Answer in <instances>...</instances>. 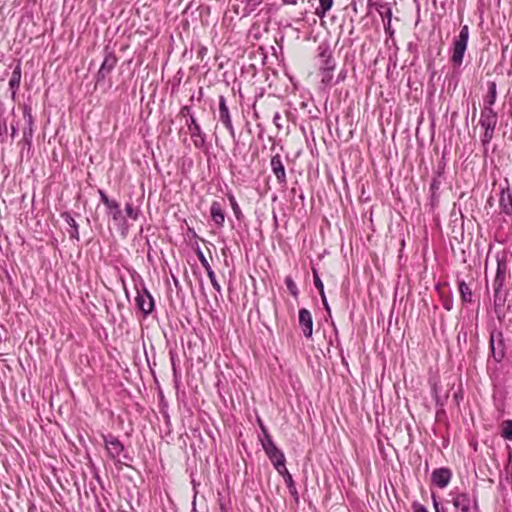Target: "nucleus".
Listing matches in <instances>:
<instances>
[{"label": "nucleus", "mask_w": 512, "mask_h": 512, "mask_svg": "<svg viewBox=\"0 0 512 512\" xmlns=\"http://www.w3.org/2000/svg\"><path fill=\"white\" fill-rule=\"evenodd\" d=\"M318 56L320 58L321 83L325 86L330 85L333 80V74L336 67L335 60L332 57V51L326 44L318 46Z\"/></svg>", "instance_id": "obj_1"}, {"label": "nucleus", "mask_w": 512, "mask_h": 512, "mask_svg": "<svg viewBox=\"0 0 512 512\" xmlns=\"http://www.w3.org/2000/svg\"><path fill=\"white\" fill-rule=\"evenodd\" d=\"M507 264L505 260L497 259L496 275L492 283L494 291V307L497 311L502 308L506 301V293L503 292V286L506 279Z\"/></svg>", "instance_id": "obj_2"}, {"label": "nucleus", "mask_w": 512, "mask_h": 512, "mask_svg": "<svg viewBox=\"0 0 512 512\" xmlns=\"http://www.w3.org/2000/svg\"><path fill=\"white\" fill-rule=\"evenodd\" d=\"M498 123L497 112L492 107H484L480 113L479 124L484 129L481 138L484 146L488 145L494 137L495 129Z\"/></svg>", "instance_id": "obj_3"}, {"label": "nucleus", "mask_w": 512, "mask_h": 512, "mask_svg": "<svg viewBox=\"0 0 512 512\" xmlns=\"http://www.w3.org/2000/svg\"><path fill=\"white\" fill-rule=\"evenodd\" d=\"M264 433V440H262V447L267 454L268 458L272 462L274 468L279 472H283L286 468L285 466V456L283 452L278 449L273 442L271 436L268 434L266 429L262 428Z\"/></svg>", "instance_id": "obj_4"}, {"label": "nucleus", "mask_w": 512, "mask_h": 512, "mask_svg": "<svg viewBox=\"0 0 512 512\" xmlns=\"http://www.w3.org/2000/svg\"><path fill=\"white\" fill-rule=\"evenodd\" d=\"M469 39V27L463 25L459 35L453 41L451 62L454 67H460L463 63L465 51L467 49Z\"/></svg>", "instance_id": "obj_5"}, {"label": "nucleus", "mask_w": 512, "mask_h": 512, "mask_svg": "<svg viewBox=\"0 0 512 512\" xmlns=\"http://www.w3.org/2000/svg\"><path fill=\"white\" fill-rule=\"evenodd\" d=\"M453 506L461 512H471L478 509L476 496L468 493H456L452 498Z\"/></svg>", "instance_id": "obj_6"}, {"label": "nucleus", "mask_w": 512, "mask_h": 512, "mask_svg": "<svg viewBox=\"0 0 512 512\" xmlns=\"http://www.w3.org/2000/svg\"><path fill=\"white\" fill-rule=\"evenodd\" d=\"M490 350L496 362H500L505 356V345L501 331H492L490 334Z\"/></svg>", "instance_id": "obj_7"}, {"label": "nucleus", "mask_w": 512, "mask_h": 512, "mask_svg": "<svg viewBox=\"0 0 512 512\" xmlns=\"http://www.w3.org/2000/svg\"><path fill=\"white\" fill-rule=\"evenodd\" d=\"M102 437L109 457L119 461L121 454L124 452V445L112 434L103 435Z\"/></svg>", "instance_id": "obj_8"}, {"label": "nucleus", "mask_w": 512, "mask_h": 512, "mask_svg": "<svg viewBox=\"0 0 512 512\" xmlns=\"http://www.w3.org/2000/svg\"><path fill=\"white\" fill-rule=\"evenodd\" d=\"M117 57L112 52H106L104 60L100 66V69L96 75V82L100 83L106 79V77L112 72L117 64Z\"/></svg>", "instance_id": "obj_9"}, {"label": "nucleus", "mask_w": 512, "mask_h": 512, "mask_svg": "<svg viewBox=\"0 0 512 512\" xmlns=\"http://www.w3.org/2000/svg\"><path fill=\"white\" fill-rule=\"evenodd\" d=\"M135 303L138 309L144 314L148 315L154 310V299L147 289L137 292Z\"/></svg>", "instance_id": "obj_10"}, {"label": "nucleus", "mask_w": 512, "mask_h": 512, "mask_svg": "<svg viewBox=\"0 0 512 512\" xmlns=\"http://www.w3.org/2000/svg\"><path fill=\"white\" fill-rule=\"evenodd\" d=\"M188 130L196 148H203L206 142V135L202 132L200 125L193 115L190 116Z\"/></svg>", "instance_id": "obj_11"}, {"label": "nucleus", "mask_w": 512, "mask_h": 512, "mask_svg": "<svg viewBox=\"0 0 512 512\" xmlns=\"http://www.w3.org/2000/svg\"><path fill=\"white\" fill-rule=\"evenodd\" d=\"M219 119L225 125L232 137H235V130L232 124L229 109L224 96L219 97Z\"/></svg>", "instance_id": "obj_12"}, {"label": "nucleus", "mask_w": 512, "mask_h": 512, "mask_svg": "<svg viewBox=\"0 0 512 512\" xmlns=\"http://www.w3.org/2000/svg\"><path fill=\"white\" fill-rule=\"evenodd\" d=\"M299 325L304 336L310 338L313 333V319L309 310L305 308L299 310Z\"/></svg>", "instance_id": "obj_13"}, {"label": "nucleus", "mask_w": 512, "mask_h": 512, "mask_svg": "<svg viewBox=\"0 0 512 512\" xmlns=\"http://www.w3.org/2000/svg\"><path fill=\"white\" fill-rule=\"evenodd\" d=\"M452 477V473L448 468H438L432 472L431 479L433 484L439 488H445Z\"/></svg>", "instance_id": "obj_14"}, {"label": "nucleus", "mask_w": 512, "mask_h": 512, "mask_svg": "<svg viewBox=\"0 0 512 512\" xmlns=\"http://www.w3.org/2000/svg\"><path fill=\"white\" fill-rule=\"evenodd\" d=\"M270 166L279 184H286V172L279 154L271 158Z\"/></svg>", "instance_id": "obj_15"}, {"label": "nucleus", "mask_w": 512, "mask_h": 512, "mask_svg": "<svg viewBox=\"0 0 512 512\" xmlns=\"http://www.w3.org/2000/svg\"><path fill=\"white\" fill-rule=\"evenodd\" d=\"M210 216L214 224L221 228L224 226L225 222V212L222 208V205L218 201H213L210 207Z\"/></svg>", "instance_id": "obj_16"}, {"label": "nucleus", "mask_w": 512, "mask_h": 512, "mask_svg": "<svg viewBox=\"0 0 512 512\" xmlns=\"http://www.w3.org/2000/svg\"><path fill=\"white\" fill-rule=\"evenodd\" d=\"M499 205L502 212L507 215L512 214V193L509 187L502 188L499 198Z\"/></svg>", "instance_id": "obj_17"}, {"label": "nucleus", "mask_w": 512, "mask_h": 512, "mask_svg": "<svg viewBox=\"0 0 512 512\" xmlns=\"http://www.w3.org/2000/svg\"><path fill=\"white\" fill-rule=\"evenodd\" d=\"M236 2L243 5V7L241 8V11H239L240 5H237L235 12L237 14H241L242 16H247L256 10V8L261 4L262 0H236Z\"/></svg>", "instance_id": "obj_18"}, {"label": "nucleus", "mask_w": 512, "mask_h": 512, "mask_svg": "<svg viewBox=\"0 0 512 512\" xmlns=\"http://www.w3.org/2000/svg\"><path fill=\"white\" fill-rule=\"evenodd\" d=\"M21 76H22V72H21V64L20 63H17V65L14 67V70L12 72V76L9 80V88L11 90V97L12 99H15L16 97V93L20 87V82H21Z\"/></svg>", "instance_id": "obj_19"}, {"label": "nucleus", "mask_w": 512, "mask_h": 512, "mask_svg": "<svg viewBox=\"0 0 512 512\" xmlns=\"http://www.w3.org/2000/svg\"><path fill=\"white\" fill-rule=\"evenodd\" d=\"M23 116L25 120L26 127L24 128L23 134L25 139L32 138L33 135V124L34 118L31 113V108L29 106L23 107Z\"/></svg>", "instance_id": "obj_20"}, {"label": "nucleus", "mask_w": 512, "mask_h": 512, "mask_svg": "<svg viewBox=\"0 0 512 512\" xmlns=\"http://www.w3.org/2000/svg\"><path fill=\"white\" fill-rule=\"evenodd\" d=\"M61 217L64 219V221L71 227L70 237L79 239V231H78V224L76 220L72 217V215L69 212H64L61 214Z\"/></svg>", "instance_id": "obj_21"}, {"label": "nucleus", "mask_w": 512, "mask_h": 512, "mask_svg": "<svg viewBox=\"0 0 512 512\" xmlns=\"http://www.w3.org/2000/svg\"><path fill=\"white\" fill-rule=\"evenodd\" d=\"M279 474L283 476L284 481L291 495H293L295 499L298 500V493L292 475L289 473L287 469H285L283 472H279Z\"/></svg>", "instance_id": "obj_22"}, {"label": "nucleus", "mask_w": 512, "mask_h": 512, "mask_svg": "<svg viewBox=\"0 0 512 512\" xmlns=\"http://www.w3.org/2000/svg\"><path fill=\"white\" fill-rule=\"evenodd\" d=\"M106 207L114 221L119 222L122 220V212L117 201L112 200Z\"/></svg>", "instance_id": "obj_23"}, {"label": "nucleus", "mask_w": 512, "mask_h": 512, "mask_svg": "<svg viewBox=\"0 0 512 512\" xmlns=\"http://www.w3.org/2000/svg\"><path fill=\"white\" fill-rule=\"evenodd\" d=\"M459 292L463 302L471 303L472 302V291L470 287L464 282H459Z\"/></svg>", "instance_id": "obj_24"}, {"label": "nucleus", "mask_w": 512, "mask_h": 512, "mask_svg": "<svg viewBox=\"0 0 512 512\" xmlns=\"http://www.w3.org/2000/svg\"><path fill=\"white\" fill-rule=\"evenodd\" d=\"M497 97V90L495 82L489 83L488 95L485 99V107H492L495 104Z\"/></svg>", "instance_id": "obj_25"}, {"label": "nucleus", "mask_w": 512, "mask_h": 512, "mask_svg": "<svg viewBox=\"0 0 512 512\" xmlns=\"http://www.w3.org/2000/svg\"><path fill=\"white\" fill-rule=\"evenodd\" d=\"M320 6L316 9V14L318 16H323L333 4V0H319Z\"/></svg>", "instance_id": "obj_26"}, {"label": "nucleus", "mask_w": 512, "mask_h": 512, "mask_svg": "<svg viewBox=\"0 0 512 512\" xmlns=\"http://www.w3.org/2000/svg\"><path fill=\"white\" fill-rule=\"evenodd\" d=\"M502 437L506 440H512V420H506L503 423Z\"/></svg>", "instance_id": "obj_27"}, {"label": "nucleus", "mask_w": 512, "mask_h": 512, "mask_svg": "<svg viewBox=\"0 0 512 512\" xmlns=\"http://www.w3.org/2000/svg\"><path fill=\"white\" fill-rule=\"evenodd\" d=\"M228 199H229V202H230V205H231V208L233 210V213H234L235 217L237 219H240L241 216H242V212H241V209H240V207H239V205H238L234 195L229 194L228 195Z\"/></svg>", "instance_id": "obj_28"}, {"label": "nucleus", "mask_w": 512, "mask_h": 512, "mask_svg": "<svg viewBox=\"0 0 512 512\" xmlns=\"http://www.w3.org/2000/svg\"><path fill=\"white\" fill-rule=\"evenodd\" d=\"M313 280H314L315 287L319 290V294L320 295L325 294L323 282L321 281L316 269H313Z\"/></svg>", "instance_id": "obj_29"}, {"label": "nucleus", "mask_w": 512, "mask_h": 512, "mask_svg": "<svg viewBox=\"0 0 512 512\" xmlns=\"http://www.w3.org/2000/svg\"><path fill=\"white\" fill-rule=\"evenodd\" d=\"M207 275H208V277H209V279H210V282H211V284H212L213 288H214L217 292L221 293V286H220V284L218 283V281H217V279H216V276H215L214 271H213V270L208 271V272H207Z\"/></svg>", "instance_id": "obj_30"}, {"label": "nucleus", "mask_w": 512, "mask_h": 512, "mask_svg": "<svg viewBox=\"0 0 512 512\" xmlns=\"http://www.w3.org/2000/svg\"><path fill=\"white\" fill-rule=\"evenodd\" d=\"M126 214L129 218L136 220L138 217V210L133 207L132 204L127 203L125 206Z\"/></svg>", "instance_id": "obj_31"}, {"label": "nucleus", "mask_w": 512, "mask_h": 512, "mask_svg": "<svg viewBox=\"0 0 512 512\" xmlns=\"http://www.w3.org/2000/svg\"><path fill=\"white\" fill-rule=\"evenodd\" d=\"M285 283H286V286L288 288V290L290 291V293L294 296H297L298 294V289H297V286L296 284L294 283V281L290 278V277H287L285 279Z\"/></svg>", "instance_id": "obj_32"}, {"label": "nucleus", "mask_w": 512, "mask_h": 512, "mask_svg": "<svg viewBox=\"0 0 512 512\" xmlns=\"http://www.w3.org/2000/svg\"><path fill=\"white\" fill-rule=\"evenodd\" d=\"M197 255H198V258H199V261H200L201 265L204 267L206 272L212 270L209 262L207 261L206 257L204 256L203 252L199 250Z\"/></svg>", "instance_id": "obj_33"}, {"label": "nucleus", "mask_w": 512, "mask_h": 512, "mask_svg": "<svg viewBox=\"0 0 512 512\" xmlns=\"http://www.w3.org/2000/svg\"><path fill=\"white\" fill-rule=\"evenodd\" d=\"M441 182L437 178H433L431 184H430V190L432 192V195L436 193V191L440 188Z\"/></svg>", "instance_id": "obj_34"}, {"label": "nucleus", "mask_w": 512, "mask_h": 512, "mask_svg": "<svg viewBox=\"0 0 512 512\" xmlns=\"http://www.w3.org/2000/svg\"><path fill=\"white\" fill-rule=\"evenodd\" d=\"M432 500L435 512H446L445 508L442 505H440V503L437 501L434 495H432Z\"/></svg>", "instance_id": "obj_35"}, {"label": "nucleus", "mask_w": 512, "mask_h": 512, "mask_svg": "<svg viewBox=\"0 0 512 512\" xmlns=\"http://www.w3.org/2000/svg\"><path fill=\"white\" fill-rule=\"evenodd\" d=\"M99 195H100L102 203L105 206H107L112 201V199H109V197L102 190H99Z\"/></svg>", "instance_id": "obj_36"}, {"label": "nucleus", "mask_w": 512, "mask_h": 512, "mask_svg": "<svg viewBox=\"0 0 512 512\" xmlns=\"http://www.w3.org/2000/svg\"><path fill=\"white\" fill-rule=\"evenodd\" d=\"M320 297H321V300H322V303H323V306H324L326 312L328 313V315H330L331 314V309H330V306L328 304L326 295L323 294V295H320Z\"/></svg>", "instance_id": "obj_37"}, {"label": "nucleus", "mask_w": 512, "mask_h": 512, "mask_svg": "<svg viewBox=\"0 0 512 512\" xmlns=\"http://www.w3.org/2000/svg\"><path fill=\"white\" fill-rule=\"evenodd\" d=\"M413 512H429L423 505L419 503L413 504Z\"/></svg>", "instance_id": "obj_38"}, {"label": "nucleus", "mask_w": 512, "mask_h": 512, "mask_svg": "<svg viewBox=\"0 0 512 512\" xmlns=\"http://www.w3.org/2000/svg\"><path fill=\"white\" fill-rule=\"evenodd\" d=\"M281 119V116L279 114V112H276L273 116V122L276 124L277 127H280V123H279V120Z\"/></svg>", "instance_id": "obj_39"}, {"label": "nucleus", "mask_w": 512, "mask_h": 512, "mask_svg": "<svg viewBox=\"0 0 512 512\" xmlns=\"http://www.w3.org/2000/svg\"><path fill=\"white\" fill-rule=\"evenodd\" d=\"M443 306H444V308H445L446 310H448V311H449V310H451V309H452V301H450V300H446V301L444 302Z\"/></svg>", "instance_id": "obj_40"}, {"label": "nucleus", "mask_w": 512, "mask_h": 512, "mask_svg": "<svg viewBox=\"0 0 512 512\" xmlns=\"http://www.w3.org/2000/svg\"><path fill=\"white\" fill-rule=\"evenodd\" d=\"M17 126H15L14 124L11 125V136L14 137L17 133Z\"/></svg>", "instance_id": "obj_41"}, {"label": "nucleus", "mask_w": 512, "mask_h": 512, "mask_svg": "<svg viewBox=\"0 0 512 512\" xmlns=\"http://www.w3.org/2000/svg\"><path fill=\"white\" fill-rule=\"evenodd\" d=\"M387 15H388V24L390 23V19H391V11L388 10L387 11Z\"/></svg>", "instance_id": "obj_42"}, {"label": "nucleus", "mask_w": 512, "mask_h": 512, "mask_svg": "<svg viewBox=\"0 0 512 512\" xmlns=\"http://www.w3.org/2000/svg\"><path fill=\"white\" fill-rule=\"evenodd\" d=\"M436 402H437V404L443 405V402H442V401H440V399L438 398V396H437V395H436Z\"/></svg>", "instance_id": "obj_43"}, {"label": "nucleus", "mask_w": 512, "mask_h": 512, "mask_svg": "<svg viewBox=\"0 0 512 512\" xmlns=\"http://www.w3.org/2000/svg\"><path fill=\"white\" fill-rule=\"evenodd\" d=\"M224 512H227V511H224Z\"/></svg>", "instance_id": "obj_44"}]
</instances>
